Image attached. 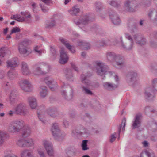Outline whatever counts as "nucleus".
Listing matches in <instances>:
<instances>
[{"instance_id": "f257e3e1", "label": "nucleus", "mask_w": 157, "mask_h": 157, "mask_svg": "<svg viewBox=\"0 0 157 157\" xmlns=\"http://www.w3.org/2000/svg\"><path fill=\"white\" fill-rule=\"evenodd\" d=\"M25 126L23 121L17 120L10 124L8 129L9 131L11 132H17L21 131Z\"/></svg>"}, {"instance_id": "f03ea898", "label": "nucleus", "mask_w": 157, "mask_h": 157, "mask_svg": "<svg viewBox=\"0 0 157 157\" xmlns=\"http://www.w3.org/2000/svg\"><path fill=\"white\" fill-rule=\"evenodd\" d=\"M124 36L128 40H126L124 42L122 40V37H121L120 40L121 46L125 49L130 50L132 49L134 44L133 39L132 36L128 33H124Z\"/></svg>"}, {"instance_id": "7ed1b4c3", "label": "nucleus", "mask_w": 157, "mask_h": 157, "mask_svg": "<svg viewBox=\"0 0 157 157\" xmlns=\"http://www.w3.org/2000/svg\"><path fill=\"white\" fill-rule=\"evenodd\" d=\"M62 90L61 91L62 97L65 99L69 100L73 98V90L71 87L68 84L63 83Z\"/></svg>"}, {"instance_id": "20e7f679", "label": "nucleus", "mask_w": 157, "mask_h": 157, "mask_svg": "<svg viewBox=\"0 0 157 157\" xmlns=\"http://www.w3.org/2000/svg\"><path fill=\"white\" fill-rule=\"evenodd\" d=\"M48 65L46 64L36 65L34 67L33 73L37 75L44 74L48 72Z\"/></svg>"}, {"instance_id": "39448f33", "label": "nucleus", "mask_w": 157, "mask_h": 157, "mask_svg": "<svg viewBox=\"0 0 157 157\" xmlns=\"http://www.w3.org/2000/svg\"><path fill=\"white\" fill-rule=\"evenodd\" d=\"M51 131L53 136L56 139L58 140H62L65 136L64 133H62L61 132L57 123H55L53 124Z\"/></svg>"}, {"instance_id": "423d86ee", "label": "nucleus", "mask_w": 157, "mask_h": 157, "mask_svg": "<svg viewBox=\"0 0 157 157\" xmlns=\"http://www.w3.org/2000/svg\"><path fill=\"white\" fill-rule=\"evenodd\" d=\"M97 75L100 76L104 75L108 70V67L101 62H97L95 63Z\"/></svg>"}, {"instance_id": "0eeeda50", "label": "nucleus", "mask_w": 157, "mask_h": 157, "mask_svg": "<svg viewBox=\"0 0 157 157\" xmlns=\"http://www.w3.org/2000/svg\"><path fill=\"white\" fill-rule=\"evenodd\" d=\"M31 43L30 40L26 39L21 41L19 44L18 50L20 53L24 56L29 54L27 50V45Z\"/></svg>"}, {"instance_id": "6e6552de", "label": "nucleus", "mask_w": 157, "mask_h": 157, "mask_svg": "<svg viewBox=\"0 0 157 157\" xmlns=\"http://www.w3.org/2000/svg\"><path fill=\"white\" fill-rule=\"evenodd\" d=\"M14 113L16 114L25 116L29 113L25 105L21 104L17 105L14 109Z\"/></svg>"}, {"instance_id": "1a4fd4ad", "label": "nucleus", "mask_w": 157, "mask_h": 157, "mask_svg": "<svg viewBox=\"0 0 157 157\" xmlns=\"http://www.w3.org/2000/svg\"><path fill=\"white\" fill-rule=\"evenodd\" d=\"M143 116L140 113L136 115L132 122V128L133 129L139 128L141 126Z\"/></svg>"}, {"instance_id": "9d476101", "label": "nucleus", "mask_w": 157, "mask_h": 157, "mask_svg": "<svg viewBox=\"0 0 157 157\" xmlns=\"http://www.w3.org/2000/svg\"><path fill=\"white\" fill-rule=\"evenodd\" d=\"M19 84L21 89L25 92H30L33 89V86L30 82L27 79L21 80Z\"/></svg>"}, {"instance_id": "9b49d317", "label": "nucleus", "mask_w": 157, "mask_h": 157, "mask_svg": "<svg viewBox=\"0 0 157 157\" xmlns=\"http://www.w3.org/2000/svg\"><path fill=\"white\" fill-rule=\"evenodd\" d=\"M43 145L48 155L50 157L53 156L54 152L52 143L49 141L44 140L43 141Z\"/></svg>"}, {"instance_id": "f8f14e48", "label": "nucleus", "mask_w": 157, "mask_h": 157, "mask_svg": "<svg viewBox=\"0 0 157 157\" xmlns=\"http://www.w3.org/2000/svg\"><path fill=\"white\" fill-rule=\"evenodd\" d=\"M136 4L135 0H126L124 3L126 9L130 12H134L135 11L134 7Z\"/></svg>"}, {"instance_id": "ddd939ff", "label": "nucleus", "mask_w": 157, "mask_h": 157, "mask_svg": "<svg viewBox=\"0 0 157 157\" xmlns=\"http://www.w3.org/2000/svg\"><path fill=\"white\" fill-rule=\"evenodd\" d=\"M137 79V74L136 72L132 71L128 72L126 76V80L128 83L134 84Z\"/></svg>"}, {"instance_id": "4468645a", "label": "nucleus", "mask_w": 157, "mask_h": 157, "mask_svg": "<svg viewBox=\"0 0 157 157\" xmlns=\"http://www.w3.org/2000/svg\"><path fill=\"white\" fill-rule=\"evenodd\" d=\"M45 83L49 86L50 89L52 91H54L56 89L57 84L56 81L53 80L52 78L47 77L44 79Z\"/></svg>"}, {"instance_id": "2eb2a0df", "label": "nucleus", "mask_w": 157, "mask_h": 157, "mask_svg": "<svg viewBox=\"0 0 157 157\" xmlns=\"http://www.w3.org/2000/svg\"><path fill=\"white\" fill-rule=\"evenodd\" d=\"M90 22V17L88 15H86L81 17L79 20H74V22L77 25H86Z\"/></svg>"}, {"instance_id": "dca6fc26", "label": "nucleus", "mask_w": 157, "mask_h": 157, "mask_svg": "<svg viewBox=\"0 0 157 157\" xmlns=\"http://www.w3.org/2000/svg\"><path fill=\"white\" fill-rule=\"evenodd\" d=\"M109 15L112 22L114 25H118L120 24L121 22L120 20L115 12L113 10L109 11Z\"/></svg>"}, {"instance_id": "f3484780", "label": "nucleus", "mask_w": 157, "mask_h": 157, "mask_svg": "<svg viewBox=\"0 0 157 157\" xmlns=\"http://www.w3.org/2000/svg\"><path fill=\"white\" fill-rule=\"evenodd\" d=\"M92 75V74L89 73L86 74H82L81 76V79L82 83L86 86H89L90 84V81L88 78Z\"/></svg>"}, {"instance_id": "a211bd4d", "label": "nucleus", "mask_w": 157, "mask_h": 157, "mask_svg": "<svg viewBox=\"0 0 157 157\" xmlns=\"http://www.w3.org/2000/svg\"><path fill=\"white\" fill-rule=\"evenodd\" d=\"M7 67L13 68L17 67L18 65V61L17 58H14L7 61L6 62Z\"/></svg>"}, {"instance_id": "6ab92c4d", "label": "nucleus", "mask_w": 157, "mask_h": 157, "mask_svg": "<svg viewBox=\"0 0 157 157\" xmlns=\"http://www.w3.org/2000/svg\"><path fill=\"white\" fill-rule=\"evenodd\" d=\"M76 44L77 46H79L80 48L82 50H87L90 48V44L85 42H83L81 40H76Z\"/></svg>"}, {"instance_id": "aec40b11", "label": "nucleus", "mask_w": 157, "mask_h": 157, "mask_svg": "<svg viewBox=\"0 0 157 157\" xmlns=\"http://www.w3.org/2000/svg\"><path fill=\"white\" fill-rule=\"evenodd\" d=\"M68 60V57L67 54L63 50H62L60 52L59 63L61 64L66 63Z\"/></svg>"}, {"instance_id": "412c9836", "label": "nucleus", "mask_w": 157, "mask_h": 157, "mask_svg": "<svg viewBox=\"0 0 157 157\" xmlns=\"http://www.w3.org/2000/svg\"><path fill=\"white\" fill-rule=\"evenodd\" d=\"M20 155L21 157H34L33 151L28 149L23 150L21 152Z\"/></svg>"}, {"instance_id": "4be33fe9", "label": "nucleus", "mask_w": 157, "mask_h": 157, "mask_svg": "<svg viewBox=\"0 0 157 157\" xmlns=\"http://www.w3.org/2000/svg\"><path fill=\"white\" fill-rule=\"evenodd\" d=\"M103 85L105 89L109 91L114 90L118 87V85L117 84H114L108 82L104 83Z\"/></svg>"}, {"instance_id": "5701e85b", "label": "nucleus", "mask_w": 157, "mask_h": 157, "mask_svg": "<svg viewBox=\"0 0 157 157\" xmlns=\"http://www.w3.org/2000/svg\"><path fill=\"white\" fill-rule=\"evenodd\" d=\"M145 97L148 100H152L154 98L153 90L150 88H147L145 92Z\"/></svg>"}, {"instance_id": "b1692460", "label": "nucleus", "mask_w": 157, "mask_h": 157, "mask_svg": "<svg viewBox=\"0 0 157 157\" xmlns=\"http://www.w3.org/2000/svg\"><path fill=\"white\" fill-rule=\"evenodd\" d=\"M72 133L75 135L86 136L90 134V132L87 129L84 128L82 131H78L77 130H73Z\"/></svg>"}, {"instance_id": "393cba45", "label": "nucleus", "mask_w": 157, "mask_h": 157, "mask_svg": "<svg viewBox=\"0 0 157 157\" xmlns=\"http://www.w3.org/2000/svg\"><path fill=\"white\" fill-rule=\"evenodd\" d=\"M28 101L31 109H33L36 108L37 105V101L34 97L33 96L29 97L28 98Z\"/></svg>"}, {"instance_id": "a878e982", "label": "nucleus", "mask_w": 157, "mask_h": 157, "mask_svg": "<svg viewBox=\"0 0 157 157\" xmlns=\"http://www.w3.org/2000/svg\"><path fill=\"white\" fill-rule=\"evenodd\" d=\"M48 114L52 117H56L58 115L57 110L56 109L50 108L47 110Z\"/></svg>"}, {"instance_id": "bb28decb", "label": "nucleus", "mask_w": 157, "mask_h": 157, "mask_svg": "<svg viewBox=\"0 0 157 157\" xmlns=\"http://www.w3.org/2000/svg\"><path fill=\"white\" fill-rule=\"evenodd\" d=\"M21 71L22 74L25 75H29L31 73L28 66L25 62L22 63Z\"/></svg>"}, {"instance_id": "cd10ccee", "label": "nucleus", "mask_w": 157, "mask_h": 157, "mask_svg": "<svg viewBox=\"0 0 157 157\" xmlns=\"http://www.w3.org/2000/svg\"><path fill=\"white\" fill-rule=\"evenodd\" d=\"M11 52L7 47H3L0 49V59L4 57L6 55H10Z\"/></svg>"}, {"instance_id": "c85d7f7f", "label": "nucleus", "mask_w": 157, "mask_h": 157, "mask_svg": "<svg viewBox=\"0 0 157 157\" xmlns=\"http://www.w3.org/2000/svg\"><path fill=\"white\" fill-rule=\"evenodd\" d=\"M117 56L113 52H108L106 54L107 60L110 62H114Z\"/></svg>"}, {"instance_id": "c756f323", "label": "nucleus", "mask_w": 157, "mask_h": 157, "mask_svg": "<svg viewBox=\"0 0 157 157\" xmlns=\"http://www.w3.org/2000/svg\"><path fill=\"white\" fill-rule=\"evenodd\" d=\"M22 131V136L23 138L27 137L30 135L31 132L30 128L28 125H25Z\"/></svg>"}, {"instance_id": "7c9ffc66", "label": "nucleus", "mask_w": 157, "mask_h": 157, "mask_svg": "<svg viewBox=\"0 0 157 157\" xmlns=\"http://www.w3.org/2000/svg\"><path fill=\"white\" fill-rule=\"evenodd\" d=\"M17 94L16 91H12L10 93V101L11 104H14L17 100Z\"/></svg>"}, {"instance_id": "2f4dec72", "label": "nucleus", "mask_w": 157, "mask_h": 157, "mask_svg": "<svg viewBox=\"0 0 157 157\" xmlns=\"http://www.w3.org/2000/svg\"><path fill=\"white\" fill-rule=\"evenodd\" d=\"M25 147H30L33 146L34 145V142L33 140L30 138H25Z\"/></svg>"}, {"instance_id": "473e14b6", "label": "nucleus", "mask_w": 157, "mask_h": 157, "mask_svg": "<svg viewBox=\"0 0 157 157\" xmlns=\"http://www.w3.org/2000/svg\"><path fill=\"white\" fill-rule=\"evenodd\" d=\"M7 137L6 132L0 131V146L4 144Z\"/></svg>"}, {"instance_id": "72a5a7b5", "label": "nucleus", "mask_w": 157, "mask_h": 157, "mask_svg": "<svg viewBox=\"0 0 157 157\" xmlns=\"http://www.w3.org/2000/svg\"><path fill=\"white\" fill-rule=\"evenodd\" d=\"M126 120L125 118H124L122 121V122L121 124H120L119 125L118 127V135L119 136H120V135L121 132V128H122V131L123 132H124L125 130V127L126 125ZM119 138V136L118 138V139Z\"/></svg>"}, {"instance_id": "f704fd0d", "label": "nucleus", "mask_w": 157, "mask_h": 157, "mask_svg": "<svg viewBox=\"0 0 157 157\" xmlns=\"http://www.w3.org/2000/svg\"><path fill=\"white\" fill-rule=\"evenodd\" d=\"M65 76L67 79L70 81L73 80V75L71 70L69 69H66L65 71Z\"/></svg>"}, {"instance_id": "c9c22d12", "label": "nucleus", "mask_w": 157, "mask_h": 157, "mask_svg": "<svg viewBox=\"0 0 157 157\" xmlns=\"http://www.w3.org/2000/svg\"><path fill=\"white\" fill-rule=\"evenodd\" d=\"M17 72L12 71L10 70L8 71L7 76L9 79H13L17 76Z\"/></svg>"}, {"instance_id": "e433bc0d", "label": "nucleus", "mask_w": 157, "mask_h": 157, "mask_svg": "<svg viewBox=\"0 0 157 157\" xmlns=\"http://www.w3.org/2000/svg\"><path fill=\"white\" fill-rule=\"evenodd\" d=\"M56 24V22L55 20L51 19L46 22L45 25V27L47 29H51L55 26Z\"/></svg>"}, {"instance_id": "4c0bfd02", "label": "nucleus", "mask_w": 157, "mask_h": 157, "mask_svg": "<svg viewBox=\"0 0 157 157\" xmlns=\"http://www.w3.org/2000/svg\"><path fill=\"white\" fill-rule=\"evenodd\" d=\"M79 11L80 9L77 6H74L71 10H68L70 14L73 15H76L79 12Z\"/></svg>"}, {"instance_id": "58836bf2", "label": "nucleus", "mask_w": 157, "mask_h": 157, "mask_svg": "<svg viewBox=\"0 0 157 157\" xmlns=\"http://www.w3.org/2000/svg\"><path fill=\"white\" fill-rule=\"evenodd\" d=\"M20 14L22 16H25L24 17L25 20V21H26L28 23H29L31 21V16L30 14L28 12H21Z\"/></svg>"}, {"instance_id": "ea45409f", "label": "nucleus", "mask_w": 157, "mask_h": 157, "mask_svg": "<svg viewBox=\"0 0 157 157\" xmlns=\"http://www.w3.org/2000/svg\"><path fill=\"white\" fill-rule=\"evenodd\" d=\"M144 153L147 157H155V154L151 150H146L144 152H142L141 153L140 156L142 157Z\"/></svg>"}, {"instance_id": "a19ab883", "label": "nucleus", "mask_w": 157, "mask_h": 157, "mask_svg": "<svg viewBox=\"0 0 157 157\" xmlns=\"http://www.w3.org/2000/svg\"><path fill=\"white\" fill-rule=\"evenodd\" d=\"M82 90L84 94L88 95H94L93 92L88 88L82 86Z\"/></svg>"}, {"instance_id": "79ce46f5", "label": "nucleus", "mask_w": 157, "mask_h": 157, "mask_svg": "<svg viewBox=\"0 0 157 157\" xmlns=\"http://www.w3.org/2000/svg\"><path fill=\"white\" fill-rule=\"evenodd\" d=\"M61 43L64 44L68 49H71V46L69 44V41L63 38H60L59 39Z\"/></svg>"}, {"instance_id": "37998d69", "label": "nucleus", "mask_w": 157, "mask_h": 157, "mask_svg": "<svg viewBox=\"0 0 157 157\" xmlns=\"http://www.w3.org/2000/svg\"><path fill=\"white\" fill-rule=\"evenodd\" d=\"M47 93V88L45 86H41L40 91V95L41 97L44 98L46 96Z\"/></svg>"}, {"instance_id": "c03bdc74", "label": "nucleus", "mask_w": 157, "mask_h": 157, "mask_svg": "<svg viewBox=\"0 0 157 157\" xmlns=\"http://www.w3.org/2000/svg\"><path fill=\"white\" fill-rule=\"evenodd\" d=\"M16 145L21 147H25V138H21L18 139L16 142Z\"/></svg>"}, {"instance_id": "a18cd8bd", "label": "nucleus", "mask_w": 157, "mask_h": 157, "mask_svg": "<svg viewBox=\"0 0 157 157\" xmlns=\"http://www.w3.org/2000/svg\"><path fill=\"white\" fill-rule=\"evenodd\" d=\"M108 3L110 5L115 7H118L120 6L121 2L120 1H116L114 0H112L111 1H108Z\"/></svg>"}, {"instance_id": "49530a36", "label": "nucleus", "mask_w": 157, "mask_h": 157, "mask_svg": "<svg viewBox=\"0 0 157 157\" xmlns=\"http://www.w3.org/2000/svg\"><path fill=\"white\" fill-rule=\"evenodd\" d=\"M40 46H36L34 47L33 50L35 53L41 56L42 53L44 52V50L40 49Z\"/></svg>"}, {"instance_id": "de8ad7c7", "label": "nucleus", "mask_w": 157, "mask_h": 157, "mask_svg": "<svg viewBox=\"0 0 157 157\" xmlns=\"http://www.w3.org/2000/svg\"><path fill=\"white\" fill-rule=\"evenodd\" d=\"M50 49L51 53L52 56L53 58L54 59H55L56 57L58 52L53 46H51L50 47Z\"/></svg>"}, {"instance_id": "09e8293b", "label": "nucleus", "mask_w": 157, "mask_h": 157, "mask_svg": "<svg viewBox=\"0 0 157 157\" xmlns=\"http://www.w3.org/2000/svg\"><path fill=\"white\" fill-rule=\"evenodd\" d=\"M38 116L39 118L43 123H45L46 121L44 119H43V118L45 117L44 113L43 111L38 112Z\"/></svg>"}, {"instance_id": "8fccbe9b", "label": "nucleus", "mask_w": 157, "mask_h": 157, "mask_svg": "<svg viewBox=\"0 0 157 157\" xmlns=\"http://www.w3.org/2000/svg\"><path fill=\"white\" fill-rule=\"evenodd\" d=\"M129 29L130 30L132 33H136L138 31L137 26L135 25H131V27L128 26Z\"/></svg>"}, {"instance_id": "3c124183", "label": "nucleus", "mask_w": 157, "mask_h": 157, "mask_svg": "<svg viewBox=\"0 0 157 157\" xmlns=\"http://www.w3.org/2000/svg\"><path fill=\"white\" fill-rule=\"evenodd\" d=\"M125 63H115L114 66L117 68L121 69L125 67Z\"/></svg>"}, {"instance_id": "603ef678", "label": "nucleus", "mask_w": 157, "mask_h": 157, "mask_svg": "<svg viewBox=\"0 0 157 157\" xmlns=\"http://www.w3.org/2000/svg\"><path fill=\"white\" fill-rule=\"evenodd\" d=\"M88 141V140H84L82 141L81 146L82 150L85 151L89 149V148L87 147Z\"/></svg>"}, {"instance_id": "864d4df0", "label": "nucleus", "mask_w": 157, "mask_h": 157, "mask_svg": "<svg viewBox=\"0 0 157 157\" xmlns=\"http://www.w3.org/2000/svg\"><path fill=\"white\" fill-rule=\"evenodd\" d=\"M115 63H125V59L123 57L117 55L114 61Z\"/></svg>"}, {"instance_id": "5fc2aeb1", "label": "nucleus", "mask_w": 157, "mask_h": 157, "mask_svg": "<svg viewBox=\"0 0 157 157\" xmlns=\"http://www.w3.org/2000/svg\"><path fill=\"white\" fill-rule=\"evenodd\" d=\"M143 36L140 33H136L133 35V37L136 41V43H137L140 39L142 38Z\"/></svg>"}, {"instance_id": "6e6d98bb", "label": "nucleus", "mask_w": 157, "mask_h": 157, "mask_svg": "<svg viewBox=\"0 0 157 157\" xmlns=\"http://www.w3.org/2000/svg\"><path fill=\"white\" fill-rule=\"evenodd\" d=\"M145 111L147 114H148L149 113H155L156 112L155 110L153 109L152 108L148 106H147L145 107Z\"/></svg>"}, {"instance_id": "4d7b16f0", "label": "nucleus", "mask_w": 157, "mask_h": 157, "mask_svg": "<svg viewBox=\"0 0 157 157\" xmlns=\"http://www.w3.org/2000/svg\"><path fill=\"white\" fill-rule=\"evenodd\" d=\"M102 8L101 3L100 2H97L95 3L96 10L97 12H100Z\"/></svg>"}, {"instance_id": "13d9d810", "label": "nucleus", "mask_w": 157, "mask_h": 157, "mask_svg": "<svg viewBox=\"0 0 157 157\" xmlns=\"http://www.w3.org/2000/svg\"><path fill=\"white\" fill-rule=\"evenodd\" d=\"M4 157H18L16 155L12 154L10 151H6L4 152Z\"/></svg>"}, {"instance_id": "bf43d9fd", "label": "nucleus", "mask_w": 157, "mask_h": 157, "mask_svg": "<svg viewBox=\"0 0 157 157\" xmlns=\"http://www.w3.org/2000/svg\"><path fill=\"white\" fill-rule=\"evenodd\" d=\"M16 20L20 22H23L26 21L23 17H21L20 15L17 14L16 15Z\"/></svg>"}, {"instance_id": "052dcab7", "label": "nucleus", "mask_w": 157, "mask_h": 157, "mask_svg": "<svg viewBox=\"0 0 157 157\" xmlns=\"http://www.w3.org/2000/svg\"><path fill=\"white\" fill-rule=\"evenodd\" d=\"M40 6L42 11L43 13H46L48 12V11L49 9L44 5L40 4Z\"/></svg>"}, {"instance_id": "680f3d73", "label": "nucleus", "mask_w": 157, "mask_h": 157, "mask_svg": "<svg viewBox=\"0 0 157 157\" xmlns=\"http://www.w3.org/2000/svg\"><path fill=\"white\" fill-rule=\"evenodd\" d=\"M151 130L153 132L157 130V123L153 122L151 123Z\"/></svg>"}, {"instance_id": "e2e57ef3", "label": "nucleus", "mask_w": 157, "mask_h": 157, "mask_svg": "<svg viewBox=\"0 0 157 157\" xmlns=\"http://www.w3.org/2000/svg\"><path fill=\"white\" fill-rule=\"evenodd\" d=\"M146 39L143 37H142L140 40L137 44H138L140 45H144L146 44Z\"/></svg>"}, {"instance_id": "0e129e2a", "label": "nucleus", "mask_w": 157, "mask_h": 157, "mask_svg": "<svg viewBox=\"0 0 157 157\" xmlns=\"http://www.w3.org/2000/svg\"><path fill=\"white\" fill-rule=\"evenodd\" d=\"M102 44L101 46L107 45H110L111 44L109 42V39H106L103 40L101 41Z\"/></svg>"}, {"instance_id": "69168bd1", "label": "nucleus", "mask_w": 157, "mask_h": 157, "mask_svg": "<svg viewBox=\"0 0 157 157\" xmlns=\"http://www.w3.org/2000/svg\"><path fill=\"white\" fill-rule=\"evenodd\" d=\"M90 116L87 113L83 114L81 115V118L85 121H87L88 119H90Z\"/></svg>"}, {"instance_id": "338daca9", "label": "nucleus", "mask_w": 157, "mask_h": 157, "mask_svg": "<svg viewBox=\"0 0 157 157\" xmlns=\"http://www.w3.org/2000/svg\"><path fill=\"white\" fill-rule=\"evenodd\" d=\"M152 84L153 87L157 90V78H155L152 80Z\"/></svg>"}, {"instance_id": "774afa93", "label": "nucleus", "mask_w": 157, "mask_h": 157, "mask_svg": "<svg viewBox=\"0 0 157 157\" xmlns=\"http://www.w3.org/2000/svg\"><path fill=\"white\" fill-rule=\"evenodd\" d=\"M151 0H143V2L145 6L148 7L151 4Z\"/></svg>"}]
</instances>
